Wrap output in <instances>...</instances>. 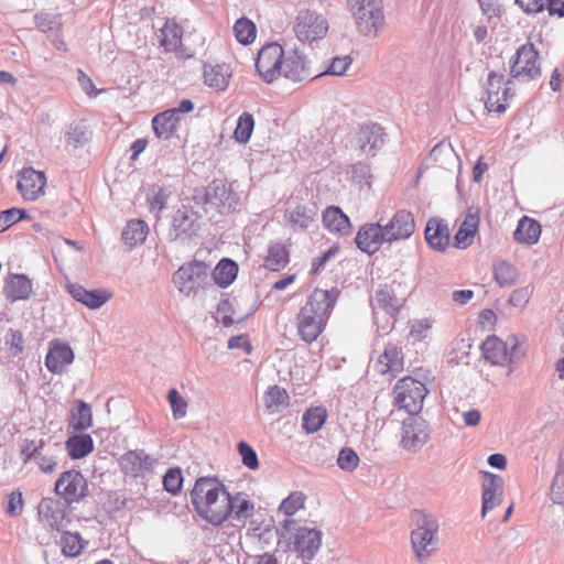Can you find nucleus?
Masks as SVG:
<instances>
[{
    "label": "nucleus",
    "instance_id": "f257e3e1",
    "mask_svg": "<svg viewBox=\"0 0 564 564\" xmlns=\"http://www.w3.org/2000/svg\"><path fill=\"white\" fill-rule=\"evenodd\" d=\"M191 501L198 516L213 525L229 519L230 494L215 477H199L191 491Z\"/></svg>",
    "mask_w": 564,
    "mask_h": 564
},
{
    "label": "nucleus",
    "instance_id": "f03ea898",
    "mask_svg": "<svg viewBox=\"0 0 564 564\" xmlns=\"http://www.w3.org/2000/svg\"><path fill=\"white\" fill-rule=\"evenodd\" d=\"M338 296L339 290L337 288L330 290L315 289L311 293L296 316L297 334L303 341L311 344L318 338Z\"/></svg>",
    "mask_w": 564,
    "mask_h": 564
},
{
    "label": "nucleus",
    "instance_id": "7ed1b4c3",
    "mask_svg": "<svg viewBox=\"0 0 564 564\" xmlns=\"http://www.w3.org/2000/svg\"><path fill=\"white\" fill-rule=\"evenodd\" d=\"M411 545L420 563L427 561L438 549L440 523L437 518L422 510L412 513Z\"/></svg>",
    "mask_w": 564,
    "mask_h": 564
},
{
    "label": "nucleus",
    "instance_id": "20e7f679",
    "mask_svg": "<svg viewBox=\"0 0 564 564\" xmlns=\"http://www.w3.org/2000/svg\"><path fill=\"white\" fill-rule=\"evenodd\" d=\"M359 34L376 39L384 26L382 0H347Z\"/></svg>",
    "mask_w": 564,
    "mask_h": 564
},
{
    "label": "nucleus",
    "instance_id": "39448f33",
    "mask_svg": "<svg viewBox=\"0 0 564 564\" xmlns=\"http://www.w3.org/2000/svg\"><path fill=\"white\" fill-rule=\"evenodd\" d=\"M194 199L197 203L202 202L204 205L210 206L218 210L219 214L225 215L236 210L240 196L234 191L232 184H228L224 180H214L207 186L196 188L194 192Z\"/></svg>",
    "mask_w": 564,
    "mask_h": 564
},
{
    "label": "nucleus",
    "instance_id": "423d86ee",
    "mask_svg": "<svg viewBox=\"0 0 564 564\" xmlns=\"http://www.w3.org/2000/svg\"><path fill=\"white\" fill-rule=\"evenodd\" d=\"M281 535L293 533L294 551L303 560L311 561L322 546L323 532L316 528L299 525L295 520L285 519L282 523Z\"/></svg>",
    "mask_w": 564,
    "mask_h": 564
},
{
    "label": "nucleus",
    "instance_id": "0eeeda50",
    "mask_svg": "<svg viewBox=\"0 0 564 564\" xmlns=\"http://www.w3.org/2000/svg\"><path fill=\"white\" fill-rule=\"evenodd\" d=\"M511 79L521 83L535 80L541 76V62L535 46L528 42L517 48L510 59Z\"/></svg>",
    "mask_w": 564,
    "mask_h": 564
},
{
    "label": "nucleus",
    "instance_id": "6e6552de",
    "mask_svg": "<svg viewBox=\"0 0 564 564\" xmlns=\"http://www.w3.org/2000/svg\"><path fill=\"white\" fill-rule=\"evenodd\" d=\"M394 403L409 414H417L427 394L425 384L412 377H404L393 388Z\"/></svg>",
    "mask_w": 564,
    "mask_h": 564
},
{
    "label": "nucleus",
    "instance_id": "1a4fd4ad",
    "mask_svg": "<svg viewBox=\"0 0 564 564\" xmlns=\"http://www.w3.org/2000/svg\"><path fill=\"white\" fill-rule=\"evenodd\" d=\"M520 341L516 335H509L506 340L497 336H489L481 345L484 358L492 365L505 366L516 362L522 354L519 350Z\"/></svg>",
    "mask_w": 564,
    "mask_h": 564
},
{
    "label": "nucleus",
    "instance_id": "9d476101",
    "mask_svg": "<svg viewBox=\"0 0 564 564\" xmlns=\"http://www.w3.org/2000/svg\"><path fill=\"white\" fill-rule=\"evenodd\" d=\"M485 107L489 112L502 113L509 106V100L513 98V80L505 82L503 74L494 70L489 72L486 83Z\"/></svg>",
    "mask_w": 564,
    "mask_h": 564
},
{
    "label": "nucleus",
    "instance_id": "9b49d317",
    "mask_svg": "<svg viewBox=\"0 0 564 564\" xmlns=\"http://www.w3.org/2000/svg\"><path fill=\"white\" fill-rule=\"evenodd\" d=\"M284 48L276 42L268 43L259 51L256 59V70L260 78L271 84L281 76Z\"/></svg>",
    "mask_w": 564,
    "mask_h": 564
},
{
    "label": "nucleus",
    "instance_id": "f8f14e48",
    "mask_svg": "<svg viewBox=\"0 0 564 564\" xmlns=\"http://www.w3.org/2000/svg\"><path fill=\"white\" fill-rule=\"evenodd\" d=\"M54 490L67 505L78 503L89 494L87 479L76 469L63 471L55 482Z\"/></svg>",
    "mask_w": 564,
    "mask_h": 564
},
{
    "label": "nucleus",
    "instance_id": "ddd939ff",
    "mask_svg": "<svg viewBox=\"0 0 564 564\" xmlns=\"http://www.w3.org/2000/svg\"><path fill=\"white\" fill-rule=\"evenodd\" d=\"M208 280V268L204 262L193 261L178 268L173 274V282L178 291L189 295Z\"/></svg>",
    "mask_w": 564,
    "mask_h": 564
},
{
    "label": "nucleus",
    "instance_id": "4468645a",
    "mask_svg": "<svg viewBox=\"0 0 564 564\" xmlns=\"http://www.w3.org/2000/svg\"><path fill=\"white\" fill-rule=\"evenodd\" d=\"M200 230V216L192 207L183 205L174 213L171 232L174 235V240L189 241L198 237Z\"/></svg>",
    "mask_w": 564,
    "mask_h": 564
},
{
    "label": "nucleus",
    "instance_id": "2eb2a0df",
    "mask_svg": "<svg viewBox=\"0 0 564 564\" xmlns=\"http://www.w3.org/2000/svg\"><path fill=\"white\" fill-rule=\"evenodd\" d=\"M328 31V22L311 10L300 11L296 17L294 32L301 42H313L323 39Z\"/></svg>",
    "mask_w": 564,
    "mask_h": 564
},
{
    "label": "nucleus",
    "instance_id": "dca6fc26",
    "mask_svg": "<svg viewBox=\"0 0 564 564\" xmlns=\"http://www.w3.org/2000/svg\"><path fill=\"white\" fill-rule=\"evenodd\" d=\"M281 76L294 83H300L308 78H315L312 72L311 61L299 48L284 51Z\"/></svg>",
    "mask_w": 564,
    "mask_h": 564
},
{
    "label": "nucleus",
    "instance_id": "f3484780",
    "mask_svg": "<svg viewBox=\"0 0 564 564\" xmlns=\"http://www.w3.org/2000/svg\"><path fill=\"white\" fill-rule=\"evenodd\" d=\"M68 506L57 498H43L37 507L40 521L53 530L62 531L70 522Z\"/></svg>",
    "mask_w": 564,
    "mask_h": 564
},
{
    "label": "nucleus",
    "instance_id": "a211bd4d",
    "mask_svg": "<svg viewBox=\"0 0 564 564\" xmlns=\"http://www.w3.org/2000/svg\"><path fill=\"white\" fill-rule=\"evenodd\" d=\"M355 242L360 251L367 254L376 253L383 242H388L384 226L380 223L362 225L357 231Z\"/></svg>",
    "mask_w": 564,
    "mask_h": 564
},
{
    "label": "nucleus",
    "instance_id": "6ab92c4d",
    "mask_svg": "<svg viewBox=\"0 0 564 564\" xmlns=\"http://www.w3.org/2000/svg\"><path fill=\"white\" fill-rule=\"evenodd\" d=\"M383 226L389 243L405 240L410 238L415 230L414 217L405 209L395 212L392 218Z\"/></svg>",
    "mask_w": 564,
    "mask_h": 564
},
{
    "label": "nucleus",
    "instance_id": "aec40b11",
    "mask_svg": "<svg viewBox=\"0 0 564 564\" xmlns=\"http://www.w3.org/2000/svg\"><path fill=\"white\" fill-rule=\"evenodd\" d=\"M46 176L33 167L23 169L17 184L18 191L26 200H35L44 194Z\"/></svg>",
    "mask_w": 564,
    "mask_h": 564
},
{
    "label": "nucleus",
    "instance_id": "412c9836",
    "mask_svg": "<svg viewBox=\"0 0 564 564\" xmlns=\"http://www.w3.org/2000/svg\"><path fill=\"white\" fill-rule=\"evenodd\" d=\"M429 440L426 423L422 419L411 417L403 422L401 444L410 452L419 451Z\"/></svg>",
    "mask_w": 564,
    "mask_h": 564
},
{
    "label": "nucleus",
    "instance_id": "4be33fe9",
    "mask_svg": "<svg viewBox=\"0 0 564 564\" xmlns=\"http://www.w3.org/2000/svg\"><path fill=\"white\" fill-rule=\"evenodd\" d=\"M481 474L484 479L481 516L485 517L488 511L502 502L503 479L489 471H481Z\"/></svg>",
    "mask_w": 564,
    "mask_h": 564
},
{
    "label": "nucleus",
    "instance_id": "5701e85b",
    "mask_svg": "<svg viewBox=\"0 0 564 564\" xmlns=\"http://www.w3.org/2000/svg\"><path fill=\"white\" fill-rule=\"evenodd\" d=\"M119 463L124 474L138 477L145 471H151L155 459L143 449H134L124 453Z\"/></svg>",
    "mask_w": 564,
    "mask_h": 564
},
{
    "label": "nucleus",
    "instance_id": "b1692460",
    "mask_svg": "<svg viewBox=\"0 0 564 564\" xmlns=\"http://www.w3.org/2000/svg\"><path fill=\"white\" fill-rule=\"evenodd\" d=\"M384 132L378 123L362 124L357 133V143L362 153L376 155L384 143Z\"/></svg>",
    "mask_w": 564,
    "mask_h": 564
},
{
    "label": "nucleus",
    "instance_id": "393cba45",
    "mask_svg": "<svg viewBox=\"0 0 564 564\" xmlns=\"http://www.w3.org/2000/svg\"><path fill=\"white\" fill-rule=\"evenodd\" d=\"M74 360V351L67 344L54 340L50 344L45 357V366L52 373H63L65 368Z\"/></svg>",
    "mask_w": 564,
    "mask_h": 564
},
{
    "label": "nucleus",
    "instance_id": "a878e982",
    "mask_svg": "<svg viewBox=\"0 0 564 564\" xmlns=\"http://www.w3.org/2000/svg\"><path fill=\"white\" fill-rule=\"evenodd\" d=\"M404 359L402 348L397 344L388 343L383 352L378 357L375 369L381 375L391 373L395 376L403 370Z\"/></svg>",
    "mask_w": 564,
    "mask_h": 564
},
{
    "label": "nucleus",
    "instance_id": "bb28decb",
    "mask_svg": "<svg viewBox=\"0 0 564 564\" xmlns=\"http://www.w3.org/2000/svg\"><path fill=\"white\" fill-rule=\"evenodd\" d=\"M67 291L74 300L86 305L90 310L101 307L111 297V294L106 290H86L78 283H69Z\"/></svg>",
    "mask_w": 564,
    "mask_h": 564
},
{
    "label": "nucleus",
    "instance_id": "cd10ccee",
    "mask_svg": "<svg viewBox=\"0 0 564 564\" xmlns=\"http://www.w3.org/2000/svg\"><path fill=\"white\" fill-rule=\"evenodd\" d=\"M425 240L435 251H445L449 245V229L440 218H431L425 228Z\"/></svg>",
    "mask_w": 564,
    "mask_h": 564
},
{
    "label": "nucleus",
    "instance_id": "c85d7f7f",
    "mask_svg": "<svg viewBox=\"0 0 564 564\" xmlns=\"http://www.w3.org/2000/svg\"><path fill=\"white\" fill-rule=\"evenodd\" d=\"M322 221L326 229L339 236H349L352 231L349 217L338 206L326 207Z\"/></svg>",
    "mask_w": 564,
    "mask_h": 564
},
{
    "label": "nucleus",
    "instance_id": "c756f323",
    "mask_svg": "<svg viewBox=\"0 0 564 564\" xmlns=\"http://www.w3.org/2000/svg\"><path fill=\"white\" fill-rule=\"evenodd\" d=\"M404 305V300L395 296L392 288L386 285L377 290L375 300L372 301V310L376 314L377 308H381L386 314L395 318Z\"/></svg>",
    "mask_w": 564,
    "mask_h": 564
},
{
    "label": "nucleus",
    "instance_id": "7c9ffc66",
    "mask_svg": "<svg viewBox=\"0 0 564 564\" xmlns=\"http://www.w3.org/2000/svg\"><path fill=\"white\" fill-rule=\"evenodd\" d=\"M183 29L173 20H167L164 26L161 29V46L164 47L166 52H183L182 43Z\"/></svg>",
    "mask_w": 564,
    "mask_h": 564
},
{
    "label": "nucleus",
    "instance_id": "2f4dec72",
    "mask_svg": "<svg viewBox=\"0 0 564 564\" xmlns=\"http://www.w3.org/2000/svg\"><path fill=\"white\" fill-rule=\"evenodd\" d=\"M69 426L75 432H83L93 425L91 406L83 400H75L74 408L69 412Z\"/></svg>",
    "mask_w": 564,
    "mask_h": 564
},
{
    "label": "nucleus",
    "instance_id": "473e14b6",
    "mask_svg": "<svg viewBox=\"0 0 564 564\" xmlns=\"http://www.w3.org/2000/svg\"><path fill=\"white\" fill-rule=\"evenodd\" d=\"M541 235V225L535 219L523 216L519 221L513 232V238L519 243L528 246L534 245L539 241Z\"/></svg>",
    "mask_w": 564,
    "mask_h": 564
},
{
    "label": "nucleus",
    "instance_id": "72a5a7b5",
    "mask_svg": "<svg viewBox=\"0 0 564 564\" xmlns=\"http://www.w3.org/2000/svg\"><path fill=\"white\" fill-rule=\"evenodd\" d=\"M178 122L180 117H177L173 110L167 109L153 117V131L158 138L169 139L176 130Z\"/></svg>",
    "mask_w": 564,
    "mask_h": 564
},
{
    "label": "nucleus",
    "instance_id": "f704fd0d",
    "mask_svg": "<svg viewBox=\"0 0 564 564\" xmlns=\"http://www.w3.org/2000/svg\"><path fill=\"white\" fill-rule=\"evenodd\" d=\"M65 447L73 459H80L94 451V441L88 434H75L67 438Z\"/></svg>",
    "mask_w": 564,
    "mask_h": 564
},
{
    "label": "nucleus",
    "instance_id": "c9c22d12",
    "mask_svg": "<svg viewBox=\"0 0 564 564\" xmlns=\"http://www.w3.org/2000/svg\"><path fill=\"white\" fill-rule=\"evenodd\" d=\"M32 282L25 274H14L7 284V297L11 302L29 299Z\"/></svg>",
    "mask_w": 564,
    "mask_h": 564
},
{
    "label": "nucleus",
    "instance_id": "e433bc0d",
    "mask_svg": "<svg viewBox=\"0 0 564 564\" xmlns=\"http://www.w3.org/2000/svg\"><path fill=\"white\" fill-rule=\"evenodd\" d=\"M290 397L286 390L280 386H272L264 392L263 402L269 413H278L289 406Z\"/></svg>",
    "mask_w": 564,
    "mask_h": 564
},
{
    "label": "nucleus",
    "instance_id": "4c0bfd02",
    "mask_svg": "<svg viewBox=\"0 0 564 564\" xmlns=\"http://www.w3.org/2000/svg\"><path fill=\"white\" fill-rule=\"evenodd\" d=\"M148 230L149 228L144 220L132 219L128 221L121 237L126 245H128L130 248H133L145 240Z\"/></svg>",
    "mask_w": 564,
    "mask_h": 564
},
{
    "label": "nucleus",
    "instance_id": "58836bf2",
    "mask_svg": "<svg viewBox=\"0 0 564 564\" xmlns=\"http://www.w3.org/2000/svg\"><path fill=\"white\" fill-rule=\"evenodd\" d=\"M229 77L228 67L224 64L205 66L204 82L208 87L224 90L228 86Z\"/></svg>",
    "mask_w": 564,
    "mask_h": 564
},
{
    "label": "nucleus",
    "instance_id": "ea45409f",
    "mask_svg": "<svg viewBox=\"0 0 564 564\" xmlns=\"http://www.w3.org/2000/svg\"><path fill=\"white\" fill-rule=\"evenodd\" d=\"M238 273V264L231 259H221L216 265L213 278L220 288L230 285Z\"/></svg>",
    "mask_w": 564,
    "mask_h": 564
},
{
    "label": "nucleus",
    "instance_id": "a19ab883",
    "mask_svg": "<svg viewBox=\"0 0 564 564\" xmlns=\"http://www.w3.org/2000/svg\"><path fill=\"white\" fill-rule=\"evenodd\" d=\"M230 516L232 520L246 521L251 518L254 510V505L247 498L245 494L238 492L235 496L230 495Z\"/></svg>",
    "mask_w": 564,
    "mask_h": 564
},
{
    "label": "nucleus",
    "instance_id": "79ce46f5",
    "mask_svg": "<svg viewBox=\"0 0 564 564\" xmlns=\"http://www.w3.org/2000/svg\"><path fill=\"white\" fill-rule=\"evenodd\" d=\"M518 276V269L510 262L499 260L494 263V279L500 288L513 285Z\"/></svg>",
    "mask_w": 564,
    "mask_h": 564
},
{
    "label": "nucleus",
    "instance_id": "37998d69",
    "mask_svg": "<svg viewBox=\"0 0 564 564\" xmlns=\"http://www.w3.org/2000/svg\"><path fill=\"white\" fill-rule=\"evenodd\" d=\"M289 263V251L281 242H273L268 248L264 265L271 271H279Z\"/></svg>",
    "mask_w": 564,
    "mask_h": 564
},
{
    "label": "nucleus",
    "instance_id": "c03bdc74",
    "mask_svg": "<svg viewBox=\"0 0 564 564\" xmlns=\"http://www.w3.org/2000/svg\"><path fill=\"white\" fill-rule=\"evenodd\" d=\"M327 410L324 406L307 409L302 416V427L306 433L317 432L326 422Z\"/></svg>",
    "mask_w": 564,
    "mask_h": 564
},
{
    "label": "nucleus",
    "instance_id": "a18cd8bd",
    "mask_svg": "<svg viewBox=\"0 0 564 564\" xmlns=\"http://www.w3.org/2000/svg\"><path fill=\"white\" fill-rule=\"evenodd\" d=\"M90 138V131L88 130L85 121H75L68 124L65 131V141L67 145L78 148L84 145Z\"/></svg>",
    "mask_w": 564,
    "mask_h": 564
},
{
    "label": "nucleus",
    "instance_id": "49530a36",
    "mask_svg": "<svg viewBox=\"0 0 564 564\" xmlns=\"http://www.w3.org/2000/svg\"><path fill=\"white\" fill-rule=\"evenodd\" d=\"M85 541L78 532L72 533L63 531L61 536L62 553L67 557H75L79 555L85 546Z\"/></svg>",
    "mask_w": 564,
    "mask_h": 564
},
{
    "label": "nucleus",
    "instance_id": "de8ad7c7",
    "mask_svg": "<svg viewBox=\"0 0 564 564\" xmlns=\"http://www.w3.org/2000/svg\"><path fill=\"white\" fill-rule=\"evenodd\" d=\"M554 503L564 505V449L560 453L558 465L550 489Z\"/></svg>",
    "mask_w": 564,
    "mask_h": 564
},
{
    "label": "nucleus",
    "instance_id": "09e8293b",
    "mask_svg": "<svg viewBox=\"0 0 564 564\" xmlns=\"http://www.w3.org/2000/svg\"><path fill=\"white\" fill-rule=\"evenodd\" d=\"M234 33L236 40L240 44L248 45L254 41L257 35V28L251 20L247 18H240L234 25Z\"/></svg>",
    "mask_w": 564,
    "mask_h": 564
},
{
    "label": "nucleus",
    "instance_id": "8fccbe9b",
    "mask_svg": "<svg viewBox=\"0 0 564 564\" xmlns=\"http://www.w3.org/2000/svg\"><path fill=\"white\" fill-rule=\"evenodd\" d=\"M254 128V119L250 112L243 111L237 122V127L234 132L236 141L239 143H247L251 137Z\"/></svg>",
    "mask_w": 564,
    "mask_h": 564
},
{
    "label": "nucleus",
    "instance_id": "3c124183",
    "mask_svg": "<svg viewBox=\"0 0 564 564\" xmlns=\"http://www.w3.org/2000/svg\"><path fill=\"white\" fill-rule=\"evenodd\" d=\"M53 447L55 448V452H61L59 445L57 443H55ZM35 460L40 469L46 474L53 473L57 465V458L53 448L47 447L46 444L43 446V449H41V455H37Z\"/></svg>",
    "mask_w": 564,
    "mask_h": 564
},
{
    "label": "nucleus",
    "instance_id": "603ef678",
    "mask_svg": "<svg viewBox=\"0 0 564 564\" xmlns=\"http://www.w3.org/2000/svg\"><path fill=\"white\" fill-rule=\"evenodd\" d=\"M306 497L301 491L291 492L280 505L279 510L286 516H293L304 508Z\"/></svg>",
    "mask_w": 564,
    "mask_h": 564
},
{
    "label": "nucleus",
    "instance_id": "864d4df0",
    "mask_svg": "<svg viewBox=\"0 0 564 564\" xmlns=\"http://www.w3.org/2000/svg\"><path fill=\"white\" fill-rule=\"evenodd\" d=\"M352 63V58L349 55L336 56L332 59L329 66L322 73L316 74L314 77H321L324 75L343 76L346 74Z\"/></svg>",
    "mask_w": 564,
    "mask_h": 564
},
{
    "label": "nucleus",
    "instance_id": "5fc2aeb1",
    "mask_svg": "<svg viewBox=\"0 0 564 564\" xmlns=\"http://www.w3.org/2000/svg\"><path fill=\"white\" fill-rule=\"evenodd\" d=\"M182 486L183 475L181 468L175 467L167 469L163 477L164 489L172 495H177L182 490Z\"/></svg>",
    "mask_w": 564,
    "mask_h": 564
},
{
    "label": "nucleus",
    "instance_id": "6e6d98bb",
    "mask_svg": "<svg viewBox=\"0 0 564 564\" xmlns=\"http://www.w3.org/2000/svg\"><path fill=\"white\" fill-rule=\"evenodd\" d=\"M29 218L26 212L21 208L12 207L0 212V232L6 231L18 221Z\"/></svg>",
    "mask_w": 564,
    "mask_h": 564
},
{
    "label": "nucleus",
    "instance_id": "4d7b16f0",
    "mask_svg": "<svg viewBox=\"0 0 564 564\" xmlns=\"http://www.w3.org/2000/svg\"><path fill=\"white\" fill-rule=\"evenodd\" d=\"M167 401L172 409L175 420L182 419L187 413V402L176 389H171L167 393Z\"/></svg>",
    "mask_w": 564,
    "mask_h": 564
},
{
    "label": "nucleus",
    "instance_id": "13d9d810",
    "mask_svg": "<svg viewBox=\"0 0 564 564\" xmlns=\"http://www.w3.org/2000/svg\"><path fill=\"white\" fill-rule=\"evenodd\" d=\"M313 216H314V213L312 209H310L303 205H297L290 213V221L294 226H299L300 228L305 229L313 221Z\"/></svg>",
    "mask_w": 564,
    "mask_h": 564
},
{
    "label": "nucleus",
    "instance_id": "bf43d9fd",
    "mask_svg": "<svg viewBox=\"0 0 564 564\" xmlns=\"http://www.w3.org/2000/svg\"><path fill=\"white\" fill-rule=\"evenodd\" d=\"M359 457L357 453L350 447H344L337 458V465L341 470L352 471L357 468Z\"/></svg>",
    "mask_w": 564,
    "mask_h": 564
},
{
    "label": "nucleus",
    "instance_id": "052dcab7",
    "mask_svg": "<svg viewBox=\"0 0 564 564\" xmlns=\"http://www.w3.org/2000/svg\"><path fill=\"white\" fill-rule=\"evenodd\" d=\"M239 455L241 456L242 464L251 469L256 470L259 467L258 455L256 451L245 441H240L237 445Z\"/></svg>",
    "mask_w": 564,
    "mask_h": 564
},
{
    "label": "nucleus",
    "instance_id": "680f3d73",
    "mask_svg": "<svg viewBox=\"0 0 564 564\" xmlns=\"http://www.w3.org/2000/svg\"><path fill=\"white\" fill-rule=\"evenodd\" d=\"M34 23L35 26L43 33L53 32L61 25L57 17L44 12L35 14Z\"/></svg>",
    "mask_w": 564,
    "mask_h": 564
},
{
    "label": "nucleus",
    "instance_id": "e2e57ef3",
    "mask_svg": "<svg viewBox=\"0 0 564 564\" xmlns=\"http://www.w3.org/2000/svg\"><path fill=\"white\" fill-rule=\"evenodd\" d=\"M170 197V193L163 187H154L152 189V195L148 196V202L150 204V209L152 212L156 210L160 213L163 210L167 204V199Z\"/></svg>",
    "mask_w": 564,
    "mask_h": 564
},
{
    "label": "nucleus",
    "instance_id": "0e129e2a",
    "mask_svg": "<svg viewBox=\"0 0 564 564\" xmlns=\"http://www.w3.org/2000/svg\"><path fill=\"white\" fill-rule=\"evenodd\" d=\"M45 442L43 440L39 441H25L24 445L21 448V455L23 456V462L28 463L30 460H35L37 455H41V449Z\"/></svg>",
    "mask_w": 564,
    "mask_h": 564
},
{
    "label": "nucleus",
    "instance_id": "69168bd1",
    "mask_svg": "<svg viewBox=\"0 0 564 564\" xmlns=\"http://www.w3.org/2000/svg\"><path fill=\"white\" fill-rule=\"evenodd\" d=\"M532 293L531 286H523L512 291L508 303L514 307H524Z\"/></svg>",
    "mask_w": 564,
    "mask_h": 564
},
{
    "label": "nucleus",
    "instance_id": "338daca9",
    "mask_svg": "<svg viewBox=\"0 0 564 564\" xmlns=\"http://www.w3.org/2000/svg\"><path fill=\"white\" fill-rule=\"evenodd\" d=\"M23 508V498L20 491H12L7 496L6 512L9 517H17Z\"/></svg>",
    "mask_w": 564,
    "mask_h": 564
},
{
    "label": "nucleus",
    "instance_id": "774afa93",
    "mask_svg": "<svg viewBox=\"0 0 564 564\" xmlns=\"http://www.w3.org/2000/svg\"><path fill=\"white\" fill-rule=\"evenodd\" d=\"M476 231V229L469 228L468 226L462 224L455 235L456 246L459 248H466L470 246Z\"/></svg>",
    "mask_w": 564,
    "mask_h": 564
}]
</instances>
